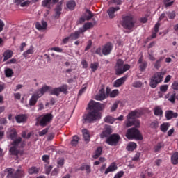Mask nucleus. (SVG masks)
Segmentation results:
<instances>
[{"label":"nucleus","instance_id":"33","mask_svg":"<svg viewBox=\"0 0 178 178\" xmlns=\"http://www.w3.org/2000/svg\"><path fill=\"white\" fill-rule=\"evenodd\" d=\"M102 154V147H98L95 152V154L93 155L94 159H98V158L101 156Z\"/></svg>","mask_w":178,"mask_h":178},{"label":"nucleus","instance_id":"28","mask_svg":"<svg viewBox=\"0 0 178 178\" xmlns=\"http://www.w3.org/2000/svg\"><path fill=\"white\" fill-rule=\"evenodd\" d=\"M40 172V168L32 166L28 169L29 175H38Z\"/></svg>","mask_w":178,"mask_h":178},{"label":"nucleus","instance_id":"5","mask_svg":"<svg viewBox=\"0 0 178 178\" xmlns=\"http://www.w3.org/2000/svg\"><path fill=\"white\" fill-rule=\"evenodd\" d=\"M4 173H7L6 178H23L26 175L24 170L17 169L15 172V169L12 168H6Z\"/></svg>","mask_w":178,"mask_h":178},{"label":"nucleus","instance_id":"1","mask_svg":"<svg viewBox=\"0 0 178 178\" xmlns=\"http://www.w3.org/2000/svg\"><path fill=\"white\" fill-rule=\"evenodd\" d=\"M120 24L122 26L123 29L129 30V31H133V29L136 26L134 17L132 15H123L120 21Z\"/></svg>","mask_w":178,"mask_h":178},{"label":"nucleus","instance_id":"61","mask_svg":"<svg viewBox=\"0 0 178 178\" xmlns=\"http://www.w3.org/2000/svg\"><path fill=\"white\" fill-rule=\"evenodd\" d=\"M172 90H178V81H175L172 84Z\"/></svg>","mask_w":178,"mask_h":178},{"label":"nucleus","instance_id":"63","mask_svg":"<svg viewBox=\"0 0 178 178\" xmlns=\"http://www.w3.org/2000/svg\"><path fill=\"white\" fill-rule=\"evenodd\" d=\"M159 27H161V24L157 22L154 27L155 33H158L159 31Z\"/></svg>","mask_w":178,"mask_h":178},{"label":"nucleus","instance_id":"40","mask_svg":"<svg viewBox=\"0 0 178 178\" xmlns=\"http://www.w3.org/2000/svg\"><path fill=\"white\" fill-rule=\"evenodd\" d=\"M135 148H137V144L134 142L130 143L127 147V151H134Z\"/></svg>","mask_w":178,"mask_h":178},{"label":"nucleus","instance_id":"26","mask_svg":"<svg viewBox=\"0 0 178 178\" xmlns=\"http://www.w3.org/2000/svg\"><path fill=\"white\" fill-rule=\"evenodd\" d=\"M13 56V51L12 50H6L3 54V62H6L8 59H10Z\"/></svg>","mask_w":178,"mask_h":178},{"label":"nucleus","instance_id":"38","mask_svg":"<svg viewBox=\"0 0 178 178\" xmlns=\"http://www.w3.org/2000/svg\"><path fill=\"white\" fill-rule=\"evenodd\" d=\"M169 123H163L161 126H160V129L163 133H166V131H168V130H169Z\"/></svg>","mask_w":178,"mask_h":178},{"label":"nucleus","instance_id":"12","mask_svg":"<svg viewBox=\"0 0 178 178\" xmlns=\"http://www.w3.org/2000/svg\"><path fill=\"white\" fill-rule=\"evenodd\" d=\"M138 64L139 65L140 72H145V69H147V66H148V63L143 60V56L139 58Z\"/></svg>","mask_w":178,"mask_h":178},{"label":"nucleus","instance_id":"62","mask_svg":"<svg viewBox=\"0 0 178 178\" xmlns=\"http://www.w3.org/2000/svg\"><path fill=\"white\" fill-rule=\"evenodd\" d=\"M51 51H55V52H63V49L58 47L51 48Z\"/></svg>","mask_w":178,"mask_h":178},{"label":"nucleus","instance_id":"41","mask_svg":"<svg viewBox=\"0 0 178 178\" xmlns=\"http://www.w3.org/2000/svg\"><path fill=\"white\" fill-rule=\"evenodd\" d=\"M98 67H99V63H98L97 62H95L90 64V69L92 72H97Z\"/></svg>","mask_w":178,"mask_h":178},{"label":"nucleus","instance_id":"49","mask_svg":"<svg viewBox=\"0 0 178 178\" xmlns=\"http://www.w3.org/2000/svg\"><path fill=\"white\" fill-rule=\"evenodd\" d=\"M106 160L105 159V157H100L98 161H96L94 162V165L95 166H97L98 165H100L101 163H104Z\"/></svg>","mask_w":178,"mask_h":178},{"label":"nucleus","instance_id":"3","mask_svg":"<svg viewBox=\"0 0 178 178\" xmlns=\"http://www.w3.org/2000/svg\"><path fill=\"white\" fill-rule=\"evenodd\" d=\"M115 70L116 76H120L124 73H126L127 70H130V65L124 64V61L119 58L117 60V62L115 66Z\"/></svg>","mask_w":178,"mask_h":178},{"label":"nucleus","instance_id":"30","mask_svg":"<svg viewBox=\"0 0 178 178\" xmlns=\"http://www.w3.org/2000/svg\"><path fill=\"white\" fill-rule=\"evenodd\" d=\"M56 19H59L60 15L62 14V4H58L57 6L55 8Z\"/></svg>","mask_w":178,"mask_h":178},{"label":"nucleus","instance_id":"13","mask_svg":"<svg viewBox=\"0 0 178 178\" xmlns=\"http://www.w3.org/2000/svg\"><path fill=\"white\" fill-rule=\"evenodd\" d=\"M140 111L134 110L131 111L127 116V120H134L136 118H140Z\"/></svg>","mask_w":178,"mask_h":178},{"label":"nucleus","instance_id":"31","mask_svg":"<svg viewBox=\"0 0 178 178\" xmlns=\"http://www.w3.org/2000/svg\"><path fill=\"white\" fill-rule=\"evenodd\" d=\"M66 6L70 10H74V8H76V1H74V0H70L67 2Z\"/></svg>","mask_w":178,"mask_h":178},{"label":"nucleus","instance_id":"37","mask_svg":"<svg viewBox=\"0 0 178 178\" xmlns=\"http://www.w3.org/2000/svg\"><path fill=\"white\" fill-rule=\"evenodd\" d=\"M162 148H165V145L163 143L160 142L158 143L155 146H154V152H159L160 149H162Z\"/></svg>","mask_w":178,"mask_h":178},{"label":"nucleus","instance_id":"54","mask_svg":"<svg viewBox=\"0 0 178 178\" xmlns=\"http://www.w3.org/2000/svg\"><path fill=\"white\" fill-rule=\"evenodd\" d=\"M119 95V90H114L111 92L110 97L111 98H115V97H117V95Z\"/></svg>","mask_w":178,"mask_h":178},{"label":"nucleus","instance_id":"51","mask_svg":"<svg viewBox=\"0 0 178 178\" xmlns=\"http://www.w3.org/2000/svg\"><path fill=\"white\" fill-rule=\"evenodd\" d=\"M168 88H169V86L168 85H163L160 86V91L161 92H166L168 91Z\"/></svg>","mask_w":178,"mask_h":178},{"label":"nucleus","instance_id":"32","mask_svg":"<svg viewBox=\"0 0 178 178\" xmlns=\"http://www.w3.org/2000/svg\"><path fill=\"white\" fill-rule=\"evenodd\" d=\"M171 162L172 165H178V152H175L171 156Z\"/></svg>","mask_w":178,"mask_h":178},{"label":"nucleus","instance_id":"36","mask_svg":"<svg viewBox=\"0 0 178 178\" xmlns=\"http://www.w3.org/2000/svg\"><path fill=\"white\" fill-rule=\"evenodd\" d=\"M9 137H10V140H13L17 138V132L16 131V129H13L10 131Z\"/></svg>","mask_w":178,"mask_h":178},{"label":"nucleus","instance_id":"17","mask_svg":"<svg viewBox=\"0 0 178 178\" xmlns=\"http://www.w3.org/2000/svg\"><path fill=\"white\" fill-rule=\"evenodd\" d=\"M47 27L48 24L44 20H42L41 24L40 22L35 23V29H37V30H39V31H41L42 30H47Z\"/></svg>","mask_w":178,"mask_h":178},{"label":"nucleus","instance_id":"43","mask_svg":"<svg viewBox=\"0 0 178 178\" xmlns=\"http://www.w3.org/2000/svg\"><path fill=\"white\" fill-rule=\"evenodd\" d=\"M79 37L80 33H79L77 31L70 35V38H71V40H78Z\"/></svg>","mask_w":178,"mask_h":178},{"label":"nucleus","instance_id":"60","mask_svg":"<svg viewBox=\"0 0 178 178\" xmlns=\"http://www.w3.org/2000/svg\"><path fill=\"white\" fill-rule=\"evenodd\" d=\"M167 15L169 19H175V17H176V13H175V11H172L171 13H168Z\"/></svg>","mask_w":178,"mask_h":178},{"label":"nucleus","instance_id":"20","mask_svg":"<svg viewBox=\"0 0 178 178\" xmlns=\"http://www.w3.org/2000/svg\"><path fill=\"white\" fill-rule=\"evenodd\" d=\"M51 86H48L47 85H44L40 88V91H38L36 93L39 95V97H42L45 92H51Z\"/></svg>","mask_w":178,"mask_h":178},{"label":"nucleus","instance_id":"53","mask_svg":"<svg viewBox=\"0 0 178 178\" xmlns=\"http://www.w3.org/2000/svg\"><path fill=\"white\" fill-rule=\"evenodd\" d=\"M159 126V123L158 121H154L150 124L151 129H157V127Z\"/></svg>","mask_w":178,"mask_h":178},{"label":"nucleus","instance_id":"46","mask_svg":"<svg viewBox=\"0 0 178 178\" xmlns=\"http://www.w3.org/2000/svg\"><path fill=\"white\" fill-rule=\"evenodd\" d=\"M95 24L92 23V22H87L85 23L83 25V29H85V30H88V29H92V27H94V25Z\"/></svg>","mask_w":178,"mask_h":178},{"label":"nucleus","instance_id":"35","mask_svg":"<svg viewBox=\"0 0 178 178\" xmlns=\"http://www.w3.org/2000/svg\"><path fill=\"white\" fill-rule=\"evenodd\" d=\"M154 113L155 116H163V111L161 107L156 106L154 108Z\"/></svg>","mask_w":178,"mask_h":178},{"label":"nucleus","instance_id":"64","mask_svg":"<svg viewBox=\"0 0 178 178\" xmlns=\"http://www.w3.org/2000/svg\"><path fill=\"white\" fill-rule=\"evenodd\" d=\"M95 54L99 55V56H102V49H101V47L97 48L95 51Z\"/></svg>","mask_w":178,"mask_h":178},{"label":"nucleus","instance_id":"44","mask_svg":"<svg viewBox=\"0 0 178 178\" xmlns=\"http://www.w3.org/2000/svg\"><path fill=\"white\" fill-rule=\"evenodd\" d=\"M5 75L6 77H12L13 75V70L7 68L5 70Z\"/></svg>","mask_w":178,"mask_h":178},{"label":"nucleus","instance_id":"58","mask_svg":"<svg viewBox=\"0 0 178 178\" xmlns=\"http://www.w3.org/2000/svg\"><path fill=\"white\" fill-rule=\"evenodd\" d=\"M118 105H119V103L115 102L111 106V112H115V111L118 109Z\"/></svg>","mask_w":178,"mask_h":178},{"label":"nucleus","instance_id":"8","mask_svg":"<svg viewBox=\"0 0 178 178\" xmlns=\"http://www.w3.org/2000/svg\"><path fill=\"white\" fill-rule=\"evenodd\" d=\"M120 140V136L118 134H111L108 138H106V143L108 145L116 147Z\"/></svg>","mask_w":178,"mask_h":178},{"label":"nucleus","instance_id":"21","mask_svg":"<svg viewBox=\"0 0 178 178\" xmlns=\"http://www.w3.org/2000/svg\"><path fill=\"white\" fill-rule=\"evenodd\" d=\"M106 98V95H105V89L102 88L99 90V93L95 95V99L97 101H104Z\"/></svg>","mask_w":178,"mask_h":178},{"label":"nucleus","instance_id":"45","mask_svg":"<svg viewBox=\"0 0 178 178\" xmlns=\"http://www.w3.org/2000/svg\"><path fill=\"white\" fill-rule=\"evenodd\" d=\"M86 13H88V15H86V20H88V21L91 20V19H92V17H94V14L92 13V12H91V10L87 9Z\"/></svg>","mask_w":178,"mask_h":178},{"label":"nucleus","instance_id":"59","mask_svg":"<svg viewBox=\"0 0 178 178\" xmlns=\"http://www.w3.org/2000/svg\"><path fill=\"white\" fill-rule=\"evenodd\" d=\"M48 133V128H45L44 129L42 130L39 132L40 137H42V136H45Z\"/></svg>","mask_w":178,"mask_h":178},{"label":"nucleus","instance_id":"7","mask_svg":"<svg viewBox=\"0 0 178 178\" xmlns=\"http://www.w3.org/2000/svg\"><path fill=\"white\" fill-rule=\"evenodd\" d=\"M126 137L129 138V140H143V136L140 134V131L136 128L129 129L127 131Z\"/></svg>","mask_w":178,"mask_h":178},{"label":"nucleus","instance_id":"10","mask_svg":"<svg viewBox=\"0 0 178 178\" xmlns=\"http://www.w3.org/2000/svg\"><path fill=\"white\" fill-rule=\"evenodd\" d=\"M102 106L103 105L101 103L96 102L94 100H91L88 104L90 111H97V112H99V111H102Z\"/></svg>","mask_w":178,"mask_h":178},{"label":"nucleus","instance_id":"24","mask_svg":"<svg viewBox=\"0 0 178 178\" xmlns=\"http://www.w3.org/2000/svg\"><path fill=\"white\" fill-rule=\"evenodd\" d=\"M126 80H127V76H124L115 80L114 82V87H120V86H122V84H124V83H126Z\"/></svg>","mask_w":178,"mask_h":178},{"label":"nucleus","instance_id":"14","mask_svg":"<svg viewBox=\"0 0 178 178\" xmlns=\"http://www.w3.org/2000/svg\"><path fill=\"white\" fill-rule=\"evenodd\" d=\"M113 47L112 46V44L107 43L106 44L103 48H102V54L104 56L109 55L111 52H112Z\"/></svg>","mask_w":178,"mask_h":178},{"label":"nucleus","instance_id":"55","mask_svg":"<svg viewBox=\"0 0 178 178\" xmlns=\"http://www.w3.org/2000/svg\"><path fill=\"white\" fill-rule=\"evenodd\" d=\"M104 122L106 123H111L112 124V123H113V119L111 116H106L104 118Z\"/></svg>","mask_w":178,"mask_h":178},{"label":"nucleus","instance_id":"22","mask_svg":"<svg viewBox=\"0 0 178 178\" xmlns=\"http://www.w3.org/2000/svg\"><path fill=\"white\" fill-rule=\"evenodd\" d=\"M165 116L167 120H170L171 119L177 118L178 113L173 112L172 110H168L165 111Z\"/></svg>","mask_w":178,"mask_h":178},{"label":"nucleus","instance_id":"4","mask_svg":"<svg viewBox=\"0 0 178 178\" xmlns=\"http://www.w3.org/2000/svg\"><path fill=\"white\" fill-rule=\"evenodd\" d=\"M87 114L83 115L84 123H94L96 120L101 119V114L97 110H90Z\"/></svg>","mask_w":178,"mask_h":178},{"label":"nucleus","instance_id":"11","mask_svg":"<svg viewBox=\"0 0 178 178\" xmlns=\"http://www.w3.org/2000/svg\"><path fill=\"white\" fill-rule=\"evenodd\" d=\"M54 119V116L52 114H46L44 117L41 118L40 120V126L45 127L48 123H51V121Z\"/></svg>","mask_w":178,"mask_h":178},{"label":"nucleus","instance_id":"47","mask_svg":"<svg viewBox=\"0 0 178 178\" xmlns=\"http://www.w3.org/2000/svg\"><path fill=\"white\" fill-rule=\"evenodd\" d=\"M163 60V57H160V58L156 61L154 64L155 69H159V67H161V63H162Z\"/></svg>","mask_w":178,"mask_h":178},{"label":"nucleus","instance_id":"48","mask_svg":"<svg viewBox=\"0 0 178 178\" xmlns=\"http://www.w3.org/2000/svg\"><path fill=\"white\" fill-rule=\"evenodd\" d=\"M80 138H79V136H74L71 141L72 145H77L79 144V140Z\"/></svg>","mask_w":178,"mask_h":178},{"label":"nucleus","instance_id":"57","mask_svg":"<svg viewBox=\"0 0 178 178\" xmlns=\"http://www.w3.org/2000/svg\"><path fill=\"white\" fill-rule=\"evenodd\" d=\"M58 168L63 166L65 165V159H61L57 161Z\"/></svg>","mask_w":178,"mask_h":178},{"label":"nucleus","instance_id":"19","mask_svg":"<svg viewBox=\"0 0 178 178\" xmlns=\"http://www.w3.org/2000/svg\"><path fill=\"white\" fill-rule=\"evenodd\" d=\"M112 134V128L108 127L100 134V138H108Z\"/></svg>","mask_w":178,"mask_h":178},{"label":"nucleus","instance_id":"2","mask_svg":"<svg viewBox=\"0 0 178 178\" xmlns=\"http://www.w3.org/2000/svg\"><path fill=\"white\" fill-rule=\"evenodd\" d=\"M11 145L12 147L10 148L11 155H19V150L17 149L24 148L26 143H24V141H22V137H18L13 140Z\"/></svg>","mask_w":178,"mask_h":178},{"label":"nucleus","instance_id":"52","mask_svg":"<svg viewBox=\"0 0 178 178\" xmlns=\"http://www.w3.org/2000/svg\"><path fill=\"white\" fill-rule=\"evenodd\" d=\"M42 159L43 162H45L46 163H48L49 165V155L44 154L42 156Z\"/></svg>","mask_w":178,"mask_h":178},{"label":"nucleus","instance_id":"39","mask_svg":"<svg viewBox=\"0 0 178 178\" xmlns=\"http://www.w3.org/2000/svg\"><path fill=\"white\" fill-rule=\"evenodd\" d=\"M51 3H52V0H43L42 1V6H43V8H48V9H49L51 8Z\"/></svg>","mask_w":178,"mask_h":178},{"label":"nucleus","instance_id":"6","mask_svg":"<svg viewBox=\"0 0 178 178\" xmlns=\"http://www.w3.org/2000/svg\"><path fill=\"white\" fill-rule=\"evenodd\" d=\"M163 76H165V73L163 72H156L150 79L149 86L151 88H156L158 85L160 83H162V81L163 80Z\"/></svg>","mask_w":178,"mask_h":178},{"label":"nucleus","instance_id":"50","mask_svg":"<svg viewBox=\"0 0 178 178\" xmlns=\"http://www.w3.org/2000/svg\"><path fill=\"white\" fill-rule=\"evenodd\" d=\"M143 86V83L140 81H136L132 83V87L135 88H140Z\"/></svg>","mask_w":178,"mask_h":178},{"label":"nucleus","instance_id":"34","mask_svg":"<svg viewBox=\"0 0 178 178\" xmlns=\"http://www.w3.org/2000/svg\"><path fill=\"white\" fill-rule=\"evenodd\" d=\"M82 133H83V137L84 138V140L86 141V143H88L90 138V132H88V130L87 129H83Z\"/></svg>","mask_w":178,"mask_h":178},{"label":"nucleus","instance_id":"18","mask_svg":"<svg viewBox=\"0 0 178 178\" xmlns=\"http://www.w3.org/2000/svg\"><path fill=\"white\" fill-rule=\"evenodd\" d=\"M41 98L38 93L33 94L31 99H29V106H34L35 104H37V101H38V99Z\"/></svg>","mask_w":178,"mask_h":178},{"label":"nucleus","instance_id":"25","mask_svg":"<svg viewBox=\"0 0 178 178\" xmlns=\"http://www.w3.org/2000/svg\"><path fill=\"white\" fill-rule=\"evenodd\" d=\"M126 126L127 127H131V126H135V127H140V120H133L131 121L130 120H127Z\"/></svg>","mask_w":178,"mask_h":178},{"label":"nucleus","instance_id":"9","mask_svg":"<svg viewBox=\"0 0 178 178\" xmlns=\"http://www.w3.org/2000/svg\"><path fill=\"white\" fill-rule=\"evenodd\" d=\"M67 91V86L63 85V86L50 89V94L51 95H56V97H58L59 94L60 92H66Z\"/></svg>","mask_w":178,"mask_h":178},{"label":"nucleus","instance_id":"23","mask_svg":"<svg viewBox=\"0 0 178 178\" xmlns=\"http://www.w3.org/2000/svg\"><path fill=\"white\" fill-rule=\"evenodd\" d=\"M34 54V46H30L29 49L26 51H25L22 54V56L25 58V59H28V58H30L31 55Z\"/></svg>","mask_w":178,"mask_h":178},{"label":"nucleus","instance_id":"42","mask_svg":"<svg viewBox=\"0 0 178 178\" xmlns=\"http://www.w3.org/2000/svg\"><path fill=\"white\" fill-rule=\"evenodd\" d=\"M175 3V0H163L165 8H169Z\"/></svg>","mask_w":178,"mask_h":178},{"label":"nucleus","instance_id":"16","mask_svg":"<svg viewBox=\"0 0 178 178\" xmlns=\"http://www.w3.org/2000/svg\"><path fill=\"white\" fill-rule=\"evenodd\" d=\"M118 170V165L116 163L113 162L105 170L104 175H108V173L116 172Z\"/></svg>","mask_w":178,"mask_h":178},{"label":"nucleus","instance_id":"29","mask_svg":"<svg viewBox=\"0 0 178 178\" xmlns=\"http://www.w3.org/2000/svg\"><path fill=\"white\" fill-rule=\"evenodd\" d=\"M165 98H168L171 104H175L176 102V93H169L165 95Z\"/></svg>","mask_w":178,"mask_h":178},{"label":"nucleus","instance_id":"27","mask_svg":"<svg viewBox=\"0 0 178 178\" xmlns=\"http://www.w3.org/2000/svg\"><path fill=\"white\" fill-rule=\"evenodd\" d=\"M17 123H23L27 120V116L24 114L18 115L15 117Z\"/></svg>","mask_w":178,"mask_h":178},{"label":"nucleus","instance_id":"15","mask_svg":"<svg viewBox=\"0 0 178 178\" xmlns=\"http://www.w3.org/2000/svg\"><path fill=\"white\" fill-rule=\"evenodd\" d=\"M118 10H120V7H110L107 10L109 19H114L115 12H118Z\"/></svg>","mask_w":178,"mask_h":178},{"label":"nucleus","instance_id":"56","mask_svg":"<svg viewBox=\"0 0 178 178\" xmlns=\"http://www.w3.org/2000/svg\"><path fill=\"white\" fill-rule=\"evenodd\" d=\"M52 165H46L45 166V172L46 175H49L51 173V170H52Z\"/></svg>","mask_w":178,"mask_h":178}]
</instances>
